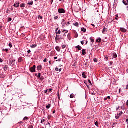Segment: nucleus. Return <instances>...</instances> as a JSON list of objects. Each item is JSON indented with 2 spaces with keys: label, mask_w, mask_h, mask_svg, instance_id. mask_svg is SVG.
<instances>
[{
  "label": "nucleus",
  "mask_w": 128,
  "mask_h": 128,
  "mask_svg": "<svg viewBox=\"0 0 128 128\" xmlns=\"http://www.w3.org/2000/svg\"><path fill=\"white\" fill-rule=\"evenodd\" d=\"M53 114H56V111H54Z\"/></svg>",
  "instance_id": "63"
},
{
  "label": "nucleus",
  "mask_w": 128,
  "mask_h": 128,
  "mask_svg": "<svg viewBox=\"0 0 128 128\" xmlns=\"http://www.w3.org/2000/svg\"><path fill=\"white\" fill-rule=\"evenodd\" d=\"M60 60H61L60 59V60H56V62H60Z\"/></svg>",
  "instance_id": "55"
},
{
  "label": "nucleus",
  "mask_w": 128,
  "mask_h": 128,
  "mask_svg": "<svg viewBox=\"0 0 128 128\" xmlns=\"http://www.w3.org/2000/svg\"><path fill=\"white\" fill-rule=\"evenodd\" d=\"M83 56H86V50L82 49V53Z\"/></svg>",
  "instance_id": "9"
},
{
  "label": "nucleus",
  "mask_w": 128,
  "mask_h": 128,
  "mask_svg": "<svg viewBox=\"0 0 128 128\" xmlns=\"http://www.w3.org/2000/svg\"><path fill=\"white\" fill-rule=\"evenodd\" d=\"M74 98V94H70V98Z\"/></svg>",
  "instance_id": "24"
},
{
  "label": "nucleus",
  "mask_w": 128,
  "mask_h": 128,
  "mask_svg": "<svg viewBox=\"0 0 128 128\" xmlns=\"http://www.w3.org/2000/svg\"><path fill=\"white\" fill-rule=\"evenodd\" d=\"M56 50H57L58 52H60V46H56Z\"/></svg>",
  "instance_id": "13"
},
{
  "label": "nucleus",
  "mask_w": 128,
  "mask_h": 128,
  "mask_svg": "<svg viewBox=\"0 0 128 128\" xmlns=\"http://www.w3.org/2000/svg\"><path fill=\"white\" fill-rule=\"evenodd\" d=\"M36 65H34L33 67L30 68V72H36Z\"/></svg>",
  "instance_id": "2"
},
{
  "label": "nucleus",
  "mask_w": 128,
  "mask_h": 128,
  "mask_svg": "<svg viewBox=\"0 0 128 128\" xmlns=\"http://www.w3.org/2000/svg\"><path fill=\"white\" fill-rule=\"evenodd\" d=\"M120 30L122 32H126V30L124 28H120Z\"/></svg>",
  "instance_id": "6"
},
{
  "label": "nucleus",
  "mask_w": 128,
  "mask_h": 128,
  "mask_svg": "<svg viewBox=\"0 0 128 128\" xmlns=\"http://www.w3.org/2000/svg\"><path fill=\"white\" fill-rule=\"evenodd\" d=\"M88 82L90 84H92V82L90 81V80H88Z\"/></svg>",
  "instance_id": "46"
},
{
  "label": "nucleus",
  "mask_w": 128,
  "mask_h": 128,
  "mask_svg": "<svg viewBox=\"0 0 128 128\" xmlns=\"http://www.w3.org/2000/svg\"><path fill=\"white\" fill-rule=\"evenodd\" d=\"M59 36H56V42H58V40H60V38H58Z\"/></svg>",
  "instance_id": "21"
},
{
  "label": "nucleus",
  "mask_w": 128,
  "mask_h": 128,
  "mask_svg": "<svg viewBox=\"0 0 128 128\" xmlns=\"http://www.w3.org/2000/svg\"><path fill=\"white\" fill-rule=\"evenodd\" d=\"M66 48V45H63L62 46V50H64V48Z\"/></svg>",
  "instance_id": "32"
},
{
  "label": "nucleus",
  "mask_w": 128,
  "mask_h": 128,
  "mask_svg": "<svg viewBox=\"0 0 128 128\" xmlns=\"http://www.w3.org/2000/svg\"><path fill=\"white\" fill-rule=\"evenodd\" d=\"M4 72H6L8 70V66H6L4 67Z\"/></svg>",
  "instance_id": "7"
},
{
  "label": "nucleus",
  "mask_w": 128,
  "mask_h": 128,
  "mask_svg": "<svg viewBox=\"0 0 128 128\" xmlns=\"http://www.w3.org/2000/svg\"><path fill=\"white\" fill-rule=\"evenodd\" d=\"M126 89L128 90V85L127 86Z\"/></svg>",
  "instance_id": "64"
},
{
  "label": "nucleus",
  "mask_w": 128,
  "mask_h": 128,
  "mask_svg": "<svg viewBox=\"0 0 128 128\" xmlns=\"http://www.w3.org/2000/svg\"><path fill=\"white\" fill-rule=\"evenodd\" d=\"M59 14H66V10L64 8H60L58 10Z\"/></svg>",
  "instance_id": "1"
},
{
  "label": "nucleus",
  "mask_w": 128,
  "mask_h": 128,
  "mask_svg": "<svg viewBox=\"0 0 128 128\" xmlns=\"http://www.w3.org/2000/svg\"><path fill=\"white\" fill-rule=\"evenodd\" d=\"M107 100H110V96H108Z\"/></svg>",
  "instance_id": "49"
},
{
  "label": "nucleus",
  "mask_w": 128,
  "mask_h": 128,
  "mask_svg": "<svg viewBox=\"0 0 128 128\" xmlns=\"http://www.w3.org/2000/svg\"><path fill=\"white\" fill-rule=\"evenodd\" d=\"M20 7H21V8H25L26 7V5L24 4H21L20 5Z\"/></svg>",
  "instance_id": "22"
},
{
  "label": "nucleus",
  "mask_w": 128,
  "mask_h": 128,
  "mask_svg": "<svg viewBox=\"0 0 128 128\" xmlns=\"http://www.w3.org/2000/svg\"><path fill=\"white\" fill-rule=\"evenodd\" d=\"M92 26H94H94H94V24H92Z\"/></svg>",
  "instance_id": "58"
},
{
  "label": "nucleus",
  "mask_w": 128,
  "mask_h": 128,
  "mask_svg": "<svg viewBox=\"0 0 128 128\" xmlns=\"http://www.w3.org/2000/svg\"><path fill=\"white\" fill-rule=\"evenodd\" d=\"M46 60H47V59H46V58H45V59L44 60V62H46Z\"/></svg>",
  "instance_id": "47"
},
{
  "label": "nucleus",
  "mask_w": 128,
  "mask_h": 128,
  "mask_svg": "<svg viewBox=\"0 0 128 128\" xmlns=\"http://www.w3.org/2000/svg\"><path fill=\"white\" fill-rule=\"evenodd\" d=\"M22 57H20L18 58V62H22Z\"/></svg>",
  "instance_id": "17"
},
{
  "label": "nucleus",
  "mask_w": 128,
  "mask_h": 128,
  "mask_svg": "<svg viewBox=\"0 0 128 128\" xmlns=\"http://www.w3.org/2000/svg\"><path fill=\"white\" fill-rule=\"evenodd\" d=\"M113 56H114V58H118V55H117L116 54V53H114V54H113Z\"/></svg>",
  "instance_id": "18"
},
{
  "label": "nucleus",
  "mask_w": 128,
  "mask_h": 128,
  "mask_svg": "<svg viewBox=\"0 0 128 128\" xmlns=\"http://www.w3.org/2000/svg\"><path fill=\"white\" fill-rule=\"evenodd\" d=\"M123 4H125V6L128 5V3H126V2L124 0H123Z\"/></svg>",
  "instance_id": "25"
},
{
  "label": "nucleus",
  "mask_w": 128,
  "mask_h": 128,
  "mask_svg": "<svg viewBox=\"0 0 128 128\" xmlns=\"http://www.w3.org/2000/svg\"><path fill=\"white\" fill-rule=\"evenodd\" d=\"M12 18H8V22H12Z\"/></svg>",
  "instance_id": "44"
},
{
  "label": "nucleus",
  "mask_w": 128,
  "mask_h": 128,
  "mask_svg": "<svg viewBox=\"0 0 128 128\" xmlns=\"http://www.w3.org/2000/svg\"><path fill=\"white\" fill-rule=\"evenodd\" d=\"M4 50H5L6 52H8V49H4Z\"/></svg>",
  "instance_id": "48"
},
{
  "label": "nucleus",
  "mask_w": 128,
  "mask_h": 128,
  "mask_svg": "<svg viewBox=\"0 0 128 128\" xmlns=\"http://www.w3.org/2000/svg\"><path fill=\"white\" fill-rule=\"evenodd\" d=\"M70 34H68V38H70Z\"/></svg>",
  "instance_id": "60"
},
{
  "label": "nucleus",
  "mask_w": 128,
  "mask_h": 128,
  "mask_svg": "<svg viewBox=\"0 0 128 128\" xmlns=\"http://www.w3.org/2000/svg\"><path fill=\"white\" fill-rule=\"evenodd\" d=\"M95 126H98V122H96L95 123Z\"/></svg>",
  "instance_id": "38"
},
{
  "label": "nucleus",
  "mask_w": 128,
  "mask_h": 128,
  "mask_svg": "<svg viewBox=\"0 0 128 128\" xmlns=\"http://www.w3.org/2000/svg\"><path fill=\"white\" fill-rule=\"evenodd\" d=\"M113 62H110V64L112 65Z\"/></svg>",
  "instance_id": "57"
},
{
  "label": "nucleus",
  "mask_w": 128,
  "mask_h": 128,
  "mask_svg": "<svg viewBox=\"0 0 128 128\" xmlns=\"http://www.w3.org/2000/svg\"><path fill=\"white\" fill-rule=\"evenodd\" d=\"M38 74H36V76H37V78H38Z\"/></svg>",
  "instance_id": "62"
},
{
  "label": "nucleus",
  "mask_w": 128,
  "mask_h": 128,
  "mask_svg": "<svg viewBox=\"0 0 128 128\" xmlns=\"http://www.w3.org/2000/svg\"><path fill=\"white\" fill-rule=\"evenodd\" d=\"M96 42H102V38H98L96 40Z\"/></svg>",
  "instance_id": "14"
},
{
  "label": "nucleus",
  "mask_w": 128,
  "mask_h": 128,
  "mask_svg": "<svg viewBox=\"0 0 128 128\" xmlns=\"http://www.w3.org/2000/svg\"><path fill=\"white\" fill-rule=\"evenodd\" d=\"M59 72H62V68L59 69Z\"/></svg>",
  "instance_id": "56"
},
{
  "label": "nucleus",
  "mask_w": 128,
  "mask_h": 128,
  "mask_svg": "<svg viewBox=\"0 0 128 128\" xmlns=\"http://www.w3.org/2000/svg\"><path fill=\"white\" fill-rule=\"evenodd\" d=\"M58 16H56V17L54 18V20H58Z\"/></svg>",
  "instance_id": "45"
},
{
  "label": "nucleus",
  "mask_w": 128,
  "mask_h": 128,
  "mask_svg": "<svg viewBox=\"0 0 128 128\" xmlns=\"http://www.w3.org/2000/svg\"><path fill=\"white\" fill-rule=\"evenodd\" d=\"M75 26H78V22H76L74 24Z\"/></svg>",
  "instance_id": "35"
},
{
  "label": "nucleus",
  "mask_w": 128,
  "mask_h": 128,
  "mask_svg": "<svg viewBox=\"0 0 128 128\" xmlns=\"http://www.w3.org/2000/svg\"><path fill=\"white\" fill-rule=\"evenodd\" d=\"M40 78V80H41L42 82V80H44V78L42 76L40 77V78Z\"/></svg>",
  "instance_id": "23"
},
{
  "label": "nucleus",
  "mask_w": 128,
  "mask_h": 128,
  "mask_svg": "<svg viewBox=\"0 0 128 128\" xmlns=\"http://www.w3.org/2000/svg\"><path fill=\"white\" fill-rule=\"evenodd\" d=\"M62 32H60V30H59L58 32H56V34H60V33Z\"/></svg>",
  "instance_id": "31"
},
{
  "label": "nucleus",
  "mask_w": 128,
  "mask_h": 128,
  "mask_svg": "<svg viewBox=\"0 0 128 128\" xmlns=\"http://www.w3.org/2000/svg\"><path fill=\"white\" fill-rule=\"evenodd\" d=\"M106 32V28H104V30L102 31V34H104V32Z\"/></svg>",
  "instance_id": "19"
},
{
  "label": "nucleus",
  "mask_w": 128,
  "mask_h": 128,
  "mask_svg": "<svg viewBox=\"0 0 128 128\" xmlns=\"http://www.w3.org/2000/svg\"><path fill=\"white\" fill-rule=\"evenodd\" d=\"M90 40H91V42H92V44H94V39L90 38Z\"/></svg>",
  "instance_id": "27"
},
{
  "label": "nucleus",
  "mask_w": 128,
  "mask_h": 128,
  "mask_svg": "<svg viewBox=\"0 0 128 128\" xmlns=\"http://www.w3.org/2000/svg\"><path fill=\"white\" fill-rule=\"evenodd\" d=\"M28 6H32V4H34V2H29V3H28Z\"/></svg>",
  "instance_id": "28"
},
{
  "label": "nucleus",
  "mask_w": 128,
  "mask_h": 128,
  "mask_svg": "<svg viewBox=\"0 0 128 128\" xmlns=\"http://www.w3.org/2000/svg\"><path fill=\"white\" fill-rule=\"evenodd\" d=\"M81 30L82 32H86V28H82Z\"/></svg>",
  "instance_id": "16"
},
{
  "label": "nucleus",
  "mask_w": 128,
  "mask_h": 128,
  "mask_svg": "<svg viewBox=\"0 0 128 128\" xmlns=\"http://www.w3.org/2000/svg\"><path fill=\"white\" fill-rule=\"evenodd\" d=\"M115 20H118V16H116L115 17Z\"/></svg>",
  "instance_id": "34"
},
{
  "label": "nucleus",
  "mask_w": 128,
  "mask_h": 128,
  "mask_svg": "<svg viewBox=\"0 0 128 128\" xmlns=\"http://www.w3.org/2000/svg\"><path fill=\"white\" fill-rule=\"evenodd\" d=\"M18 124H22V122H18Z\"/></svg>",
  "instance_id": "54"
},
{
  "label": "nucleus",
  "mask_w": 128,
  "mask_h": 128,
  "mask_svg": "<svg viewBox=\"0 0 128 128\" xmlns=\"http://www.w3.org/2000/svg\"><path fill=\"white\" fill-rule=\"evenodd\" d=\"M54 60H58V57H54Z\"/></svg>",
  "instance_id": "59"
},
{
  "label": "nucleus",
  "mask_w": 128,
  "mask_h": 128,
  "mask_svg": "<svg viewBox=\"0 0 128 128\" xmlns=\"http://www.w3.org/2000/svg\"><path fill=\"white\" fill-rule=\"evenodd\" d=\"M82 76L84 78H86V72H83Z\"/></svg>",
  "instance_id": "15"
},
{
  "label": "nucleus",
  "mask_w": 128,
  "mask_h": 128,
  "mask_svg": "<svg viewBox=\"0 0 128 128\" xmlns=\"http://www.w3.org/2000/svg\"><path fill=\"white\" fill-rule=\"evenodd\" d=\"M9 46L10 48H12V44H9Z\"/></svg>",
  "instance_id": "39"
},
{
  "label": "nucleus",
  "mask_w": 128,
  "mask_h": 128,
  "mask_svg": "<svg viewBox=\"0 0 128 128\" xmlns=\"http://www.w3.org/2000/svg\"><path fill=\"white\" fill-rule=\"evenodd\" d=\"M14 62H16V60H10V64L12 66H14Z\"/></svg>",
  "instance_id": "3"
},
{
  "label": "nucleus",
  "mask_w": 128,
  "mask_h": 128,
  "mask_svg": "<svg viewBox=\"0 0 128 128\" xmlns=\"http://www.w3.org/2000/svg\"><path fill=\"white\" fill-rule=\"evenodd\" d=\"M50 106H52V105L50 104H48L46 106V108H47V110H50Z\"/></svg>",
  "instance_id": "12"
},
{
  "label": "nucleus",
  "mask_w": 128,
  "mask_h": 128,
  "mask_svg": "<svg viewBox=\"0 0 128 128\" xmlns=\"http://www.w3.org/2000/svg\"><path fill=\"white\" fill-rule=\"evenodd\" d=\"M38 18L40 20H40H42V16H38Z\"/></svg>",
  "instance_id": "36"
},
{
  "label": "nucleus",
  "mask_w": 128,
  "mask_h": 128,
  "mask_svg": "<svg viewBox=\"0 0 128 128\" xmlns=\"http://www.w3.org/2000/svg\"><path fill=\"white\" fill-rule=\"evenodd\" d=\"M30 52H32V51H30V50H28V54H30Z\"/></svg>",
  "instance_id": "50"
},
{
  "label": "nucleus",
  "mask_w": 128,
  "mask_h": 128,
  "mask_svg": "<svg viewBox=\"0 0 128 128\" xmlns=\"http://www.w3.org/2000/svg\"><path fill=\"white\" fill-rule=\"evenodd\" d=\"M94 62H98V59L94 58Z\"/></svg>",
  "instance_id": "41"
},
{
  "label": "nucleus",
  "mask_w": 128,
  "mask_h": 128,
  "mask_svg": "<svg viewBox=\"0 0 128 128\" xmlns=\"http://www.w3.org/2000/svg\"><path fill=\"white\" fill-rule=\"evenodd\" d=\"M4 62V60H2V58H0V62Z\"/></svg>",
  "instance_id": "51"
},
{
  "label": "nucleus",
  "mask_w": 128,
  "mask_h": 128,
  "mask_svg": "<svg viewBox=\"0 0 128 128\" xmlns=\"http://www.w3.org/2000/svg\"><path fill=\"white\" fill-rule=\"evenodd\" d=\"M42 66H38L37 70H42Z\"/></svg>",
  "instance_id": "8"
},
{
  "label": "nucleus",
  "mask_w": 128,
  "mask_h": 128,
  "mask_svg": "<svg viewBox=\"0 0 128 128\" xmlns=\"http://www.w3.org/2000/svg\"><path fill=\"white\" fill-rule=\"evenodd\" d=\"M36 46H38V45L36 44H32L30 46V48H36Z\"/></svg>",
  "instance_id": "11"
},
{
  "label": "nucleus",
  "mask_w": 128,
  "mask_h": 128,
  "mask_svg": "<svg viewBox=\"0 0 128 128\" xmlns=\"http://www.w3.org/2000/svg\"><path fill=\"white\" fill-rule=\"evenodd\" d=\"M116 124H118V123L113 124L112 128H114V126H116Z\"/></svg>",
  "instance_id": "42"
},
{
  "label": "nucleus",
  "mask_w": 128,
  "mask_h": 128,
  "mask_svg": "<svg viewBox=\"0 0 128 128\" xmlns=\"http://www.w3.org/2000/svg\"><path fill=\"white\" fill-rule=\"evenodd\" d=\"M81 42L82 44V46H84V40L81 42Z\"/></svg>",
  "instance_id": "40"
},
{
  "label": "nucleus",
  "mask_w": 128,
  "mask_h": 128,
  "mask_svg": "<svg viewBox=\"0 0 128 128\" xmlns=\"http://www.w3.org/2000/svg\"><path fill=\"white\" fill-rule=\"evenodd\" d=\"M66 32V33H64ZM68 30H64L62 32V34H64V36H66V34H68Z\"/></svg>",
  "instance_id": "4"
},
{
  "label": "nucleus",
  "mask_w": 128,
  "mask_h": 128,
  "mask_svg": "<svg viewBox=\"0 0 128 128\" xmlns=\"http://www.w3.org/2000/svg\"><path fill=\"white\" fill-rule=\"evenodd\" d=\"M55 70H56V72H59V69L58 68H55Z\"/></svg>",
  "instance_id": "43"
},
{
  "label": "nucleus",
  "mask_w": 128,
  "mask_h": 128,
  "mask_svg": "<svg viewBox=\"0 0 128 128\" xmlns=\"http://www.w3.org/2000/svg\"><path fill=\"white\" fill-rule=\"evenodd\" d=\"M106 60H108V57H106Z\"/></svg>",
  "instance_id": "53"
},
{
  "label": "nucleus",
  "mask_w": 128,
  "mask_h": 128,
  "mask_svg": "<svg viewBox=\"0 0 128 128\" xmlns=\"http://www.w3.org/2000/svg\"><path fill=\"white\" fill-rule=\"evenodd\" d=\"M42 122H46V120H42Z\"/></svg>",
  "instance_id": "61"
},
{
  "label": "nucleus",
  "mask_w": 128,
  "mask_h": 128,
  "mask_svg": "<svg viewBox=\"0 0 128 128\" xmlns=\"http://www.w3.org/2000/svg\"><path fill=\"white\" fill-rule=\"evenodd\" d=\"M41 74L40 73H39L38 74V78H40V76H41Z\"/></svg>",
  "instance_id": "33"
},
{
  "label": "nucleus",
  "mask_w": 128,
  "mask_h": 128,
  "mask_svg": "<svg viewBox=\"0 0 128 128\" xmlns=\"http://www.w3.org/2000/svg\"><path fill=\"white\" fill-rule=\"evenodd\" d=\"M14 6L15 8H19L20 7V2H16L15 4H14Z\"/></svg>",
  "instance_id": "5"
},
{
  "label": "nucleus",
  "mask_w": 128,
  "mask_h": 128,
  "mask_svg": "<svg viewBox=\"0 0 128 128\" xmlns=\"http://www.w3.org/2000/svg\"><path fill=\"white\" fill-rule=\"evenodd\" d=\"M124 114V112H121L119 114H118L119 115V116H122V114Z\"/></svg>",
  "instance_id": "37"
},
{
  "label": "nucleus",
  "mask_w": 128,
  "mask_h": 128,
  "mask_svg": "<svg viewBox=\"0 0 128 128\" xmlns=\"http://www.w3.org/2000/svg\"><path fill=\"white\" fill-rule=\"evenodd\" d=\"M67 24H66L67 26H68V24H70V22H68Z\"/></svg>",
  "instance_id": "52"
},
{
  "label": "nucleus",
  "mask_w": 128,
  "mask_h": 128,
  "mask_svg": "<svg viewBox=\"0 0 128 128\" xmlns=\"http://www.w3.org/2000/svg\"><path fill=\"white\" fill-rule=\"evenodd\" d=\"M28 120V117H25L24 119L23 120Z\"/></svg>",
  "instance_id": "29"
},
{
  "label": "nucleus",
  "mask_w": 128,
  "mask_h": 128,
  "mask_svg": "<svg viewBox=\"0 0 128 128\" xmlns=\"http://www.w3.org/2000/svg\"><path fill=\"white\" fill-rule=\"evenodd\" d=\"M76 48H78V50H82V46H76Z\"/></svg>",
  "instance_id": "10"
},
{
  "label": "nucleus",
  "mask_w": 128,
  "mask_h": 128,
  "mask_svg": "<svg viewBox=\"0 0 128 128\" xmlns=\"http://www.w3.org/2000/svg\"><path fill=\"white\" fill-rule=\"evenodd\" d=\"M58 100H60V92H58Z\"/></svg>",
  "instance_id": "20"
},
{
  "label": "nucleus",
  "mask_w": 128,
  "mask_h": 128,
  "mask_svg": "<svg viewBox=\"0 0 128 128\" xmlns=\"http://www.w3.org/2000/svg\"><path fill=\"white\" fill-rule=\"evenodd\" d=\"M28 128H34V124H32L28 127Z\"/></svg>",
  "instance_id": "30"
},
{
  "label": "nucleus",
  "mask_w": 128,
  "mask_h": 128,
  "mask_svg": "<svg viewBox=\"0 0 128 128\" xmlns=\"http://www.w3.org/2000/svg\"><path fill=\"white\" fill-rule=\"evenodd\" d=\"M120 115L118 114L116 116V120H118L120 118Z\"/></svg>",
  "instance_id": "26"
}]
</instances>
